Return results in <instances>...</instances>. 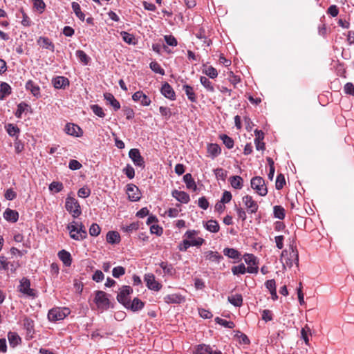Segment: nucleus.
<instances>
[{
	"label": "nucleus",
	"instance_id": "e433bc0d",
	"mask_svg": "<svg viewBox=\"0 0 354 354\" xmlns=\"http://www.w3.org/2000/svg\"><path fill=\"white\" fill-rule=\"evenodd\" d=\"M200 81L201 84L207 89V91L211 93L214 92L213 84L207 77L202 76L201 77Z\"/></svg>",
	"mask_w": 354,
	"mask_h": 354
},
{
	"label": "nucleus",
	"instance_id": "39448f33",
	"mask_svg": "<svg viewBox=\"0 0 354 354\" xmlns=\"http://www.w3.org/2000/svg\"><path fill=\"white\" fill-rule=\"evenodd\" d=\"M94 301L100 309L106 310L109 308V299L107 298L106 292L103 291H96Z\"/></svg>",
	"mask_w": 354,
	"mask_h": 354
},
{
	"label": "nucleus",
	"instance_id": "6e6552de",
	"mask_svg": "<svg viewBox=\"0 0 354 354\" xmlns=\"http://www.w3.org/2000/svg\"><path fill=\"white\" fill-rule=\"evenodd\" d=\"M291 252L289 254V257L286 261V265L289 268L292 267L293 264H296L297 267L299 266V254L297 248L293 246V244L290 245Z\"/></svg>",
	"mask_w": 354,
	"mask_h": 354
},
{
	"label": "nucleus",
	"instance_id": "dca6fc26",
	"mask_svg": "<svg viewBox=\"0 0 354 354\" xmlns=\"http://www.w3.org/2000/svg\"><path fill=\"white\" fill-rule=\"evenodd\" d=\"M132 99L135 102L140 101V103L142 106H149L151 102L149 97L142 91H137L134 93L132 95Z\"/></svg>",
	"mask_w": 354,
	"mask_h": 354
},
{
	"label": "nucleus",
	"instance_id": "864d4df0",
	"mask_svg": "<svg viewBox=\"0 0 354 354\" xmlns=\"http://www.w3.org/2000/svg\"><path fill=\"white\" fill-rule=\"evenodd\" d=\"M91 109L93 112L100 118H104L105 113L101 106L98 104H93L91 106Z\"/></svg>",
	"mask_w": 354,
	"mask_h": 354
},
{
	"label": "nucleus",
	"instance_id": "680f3d73",
	"mask_svg": "<svg viewBox=\"0 0 354 354\" xmlns=\"http://www.w3.org/2000/svg\"><path fill=\"white\" fill-rule=\"evenodd\" d=\"M123 172L126 174V176L129 178L132 179L135 176V171L132 166L130 165H127L125 168L123 169Z\"/></svg>",
	"mask_w": 354,
	"mask_h": 354
},
{
	"label": "nucleus",
	"instance_id": "4be33fe9",
	"mask_svg": "<svg viewBox=\"0 0 354 354\" xmlns=\"http://www.w3.org/2000/svg\"><path fill=\"white\" fill-rule=\"evenodd\" d=\"M26 88L31 92V93L36 97L40 96L39 86L35 84L32 80H28L26 84Z\"/></svg>",
	"mask_w": 354,
	"mask_h": 354
},
{
	"label": "nucleus",
	"instance_id": "052dcab7",
	"mask_svg": "<svg viewBox=\"0 0 354 354\" xmlns=\"http://www.w3.org/2000/svg\"><path fill=\"white\" fill-rule=\"evenodd\" d=\"M125 273V268L122 266L115 267L113 269L112 274L114 277L118 278L120 276H122Z\"/></svg>",
	"mask_w": 354,
	"mask_h": 354
},
{
	"label": "nucleus",
	"instance_id": "a211bd4d",
	"mask_svg": "<svg viewBox=\"0 0 354 354\" xmlns=\"http://www.w3.org/2000/svg\"><path fill=\"white\" fill-rule=\"evenodd\" d=\"M171 195L178 201H179L182 203L186 204L190 200L189 194L183 191H178V190L174 189V191H172Z\"/></svg>",
	"mask_w": 354,
	"mask_h": 354
},
{
	"label": "nucleus",
	"instance_id": "a878e982",
	"mask_svg": "<svg viewBox=\"0 0 354 354\" xmlns=\"http://www.w3.org/2000/svg\"><path fill=\"white\" fill-rule=\"evenodd\" d=\"M11 93V87L6 82H1L0 84V100H3L6 96Z\"/></svg>",
	"mask_w": 354,
	"mask_h": 354
},
{
	"label": "nucleus",
	"instance_id": "c9c22d12",
	"mask_svg": "<svg viewBox=\"0 0 354 354\" xmlns=\"http://www.w3.org/2000/svg\"><path fill=\"white\" fill-rule=\"evenodd\" d=\"M205 258L206 259L211 261L219 262V261L223 259V257L221 256L217 252L208 251L205 252Z\"/></svg>",
	"mask_w": 354,
	"mask_h": 354
},
{
	"label": "nucleus",
	"instance_id": "412c9836",
	"mask_svg": "<svg viewBox=\"0 0 354 354\" xmlns=\"http://www.w3.org/2000/svg\"><path fill=\"white\" fill-rule=\"evenodd\" d=\"M37 44L43 48L48 49L53 52L54 51L55 46L48 37H39L37 40Z\"/></svg>",
	"mask_w": 354,
	"mask_h": 354
},
{
	"label": "nucleus",
	"instance_id": "f704fd0d",
	"mask_svg": "<svg viewBox=\"0 0 354 354\" xmlns=\"http://www.w3.org/2000/svg\"><path fill=\"white\" fill-rule=\"evenodd\" d=\"M165 301L168 304H180L182 297L177 294L168 295L165 298Z\"/></svg>",
	"mask_w": 354,
	"mask_h": 354
},
{
	"label": "nucleus",
	"instance_id": "09e8293b",
	"mask_svg": "<svg viewBox=\"0 0 354 354\" xmlns=\"http://www.w3.org/2000/svg\"><path fill=\"white\" fill-rule=\"evenodd\" d=\"M139 228V224L138 222H133L129 225L123 226L122 230L127 233H131L136 231Z\"/></svg>",
	"mask_w": 354,
	"mask_h": 354
},
{
	"label": "nucleus",
	"instance_id": "0eeeda50",
	"mask_svg": "<svg viewBox=\"0 0 354 354\" xmlns=\"http://www.w3.org/2000/svg\"><path fill=\"white\" fill-rule=\"evenodd\" d=\"M243 203L247 208L249 214H254L258 211L259 205L257 203L253 200L252 197L250 195H246L243 197Z\"/></svg>",
	"mask_w": 354,
	"mask_h": 354
},
{
	"label": "nucleus",
	"instance_id": "338daca9",
	"mask_svg": "<svg viewBox=\"0 0 354 354\" xmlns=\"http://www.w3.org/2000/svg\"><path fill=\"white\" fill-rule=\"evenodd\" d=\"M90 194L91 190L87 187H82L77 192L78 196L82 198H87Z\"/></svg>",
	"mask_w": 354,
	"mask_h": 354
},
{
	"label": "nucleus",
	"instance_id": "a19ab883",
	"mask_svg": "<svg viewBox=\"0 0 354 354\" xmlns=\"http://www.w3.org/2000/svg\"><path fill=\"white\" fill-rule=\"evenodd\" d=\"M274 217L282 220L285 218V209L283 207L279 205L274 207Z\"/></svg>",
	"mask_w": 354,
	"mask_h": 354
},
{
	"label": "nucleus",
	"instance_id": "ddd939ff",
	"mask_svg": "<svg viewBox=\"0 0 354 354\" xmlns=\"http://www.w3.org/2000/svg\"><path fill=\"white\" fill-rule=\"evenodd\" d=\"M64 131L66 133L75 137H80L82 135V131L80 127L73 123L66 124L64 128Z\"/></svg>",
	"mask_w": 354,
	"mask_h": 354
},
{
	"label": "nucleus",
	"instance_id": "69168bd1",
	"mask_svg": "<svg viewBox=\"0 0 354 354\" xmlns=\"http://www.w3.org/2000/svg\"><path fill=\"white\" fill-rule=\"evenodd\" d=\"M104 278V275L100 270H97L92 276V279L97 283L102 281Z\"/></svg>",
	"mask_w": 354,
	"mask_h": 354
},
{
	"label": "nucleus",
	"instance_id": "774afa93",
	"mask_svg": "<svg viewBox=\"0 0 354 354\" xmlns=\"http://www.w3.org/2000/svg\"><path fill=\"white\" fill-rule=\"evenodd\" d=\"M344 90L345 93L354 96V85L352 83H346L344 86Z\"/></svg>",
	"mask_w": 354,
	"mask_h": 354
},
{
	"label": "nucleus",
	"instance_id": "2eb2a0df",
	"mask_svg": "<svg viewBox=\"0 0 354 354\" xmlns=\"http://www.w3.org/2000/svg\"><path fill=\"white\" fill-rule=\"evenodd\" d=\"M127 193L129 200L131 201H138L140 198V193L138 192V188L133 184H129L127 185Z\"/></svg>",
	"mask_w": 354,
	"mask_h": 354
},
{
	"label": "nucleus",
	"instance_id": "5701e85b",
	"mask_svg": "<svg viewBox=\"0 0 354 354\" xmlns=\"http://www.w3.org/2000/svg\"><path fill=\"white\" fill-rule=\"evenodd\" d=\"M53 83L55 88H65L69 85V80L66 77L59 76L53 80Z\"/></svg>",
	"mask_w": 354,
	"mask_h": 354
},
{
	"label": "nucleus",
	"instance_id": "20e7f679",
	"mask_svg": "<svg viewBox=\"0 0 354 354\" xmlns=\"http://www.w3.org/2000/svg\"><path fill=\"white\" fill-rule=\"evenodd\" d=\"M133 292V289L129 286H123L120 291L118 293L117 300L122 305L125 306L130 300V295Z\"/></svg>",
	"mask_w": 354,
	"mask_h": 354
},
{
	"label": "nucleus",
	"instance_id": "72a5a7b5",
	"mask_svg": "<svg viewBox=\"0 0 354 354\" xmlns=\"http://www.w3.org/2000/svg\"><path fill=\"white\" fill-rule=\"evenodd\" d=\"M183 180L186 184V186L188 189H192L194 190L196 189V185L195 181L194 180L191 174H186L183 176Z\"/></svg>",
	"mask_w": 354,
	"mask_h": 354
},
{
	"label": "nucleus",
	"instance_id": "f257e3e1",
	"mask_svg": "<svg viewBox=\"0 0 354 354\" xmlns=\"http://www.w3.org/2000/svg\"><path fill=\"white\" fill-rule=\"evenodd\" d=\"M251 187L261 196H264L268 194L265 180L261 176H255L251 179Z\"/></svg>",
	"mask_w": 354,
	"mask_h": 354
},
{
	"label": "nucleus",
	"instance_id": "f8f14e48",
	"mask_svg": "<svg viewBox=\"0 0 354 354\" xmlns=\"http://www.w3.org/2000/svg\"><path fill=\"white\" fill-rule=\"evenodd\" d=\"M194 354H223L220 351H214L209 345L200 344L195 349Z\"/></svg>",
	"mask_w": 354,
	"mask_h": 354
},
{
	"label": "nucleus",
	"instance_id": "1a4fd4ad",
	"mask_svg": "<svg viewBox=\"0 0 354 354\" xmlns=\"http://www.w3.org/2000/svg\"><path fill=\"white\" fill-rule=\"evenodd\" d=\"M204 241L205 240L201 237H198L197 239L192 241L185 239L178 245V249L180 251H186L190 246H201L204 243Z\"/></svg>",
	"mask_w": 354,
	"mask_h": 354
},
{
	"label": "nucleus",
	"instance_id": "7c9ffc66",
	"mask_svg": "<svg viewBox=\"0 0 354 354\" xmlns=\"http://www.w3.org/2000/svg\"><path fill=\"white\" fill-rule=\"evenodd\" d=\"M120 234L118 232L115 231H109L106 234V241L109 243H117L120 242Z\"/></svg>",
	"mask_w": 354,
	"mask_h": 354
},
{
	"label": "nucleus",
	"instance_id": "3c124183",
	"mask_svg": "<svg viewBox=\"0 0 354 354\" xmlns=\"http://www.w3.org/2000/svg\"><path fill=\"white\" fill-rule=\"evenodd\" d=\"M286 184L285 177L283 174H280L277 176L276 179L275 187L277 190L281 189Z\"/></svg>",
	"mask_w": 354,
	"mask_h": 354
},
{
	"label": "nucleus",
	"instance_id": "aec40b11",
	"mask_svg": "<svg viewBox=\"0 0 354 354\" xmlns=\"http://www.w3.org/2000/svg\"><path fill=\"white\" fill-rule=\"evenodd\" d=\"M3 217L8 221L15 223L19 218V213L15 210L8 208L3 213Z\"/></svg>",
	"mask_w": 354,
	"mask_h": 354
},
{
	"label": "nucleus",
	"instance_id": "bb28decb",
	"mask_svg": "<svg viewBox=\"0 0 354 354\" xmlns=\"http://www.w3.org/2000/svg\"><path fill=\"white\" fill-rule=\"evenodd\" d=\"M223 254L227 257L233 259H240L241 256V253L236 249L228 248L223 250Z\"/></svg>",
	"mask_w": 354,
	"mask_h": 354
},
{
	"label": "nucleus",
	"instance_id": "cd10ccee",
	"mask_svg": "<svg viewBox=\"0 0 354 354\" xmlns=\"http://www.w3.org/2000/svg\"><path fill=\"white\" fill-rule=\"evenodd\" d=\"M8 339L12 347H15L21 342V337L15 332H9Z\"/></svg>",
	"mask_w": 354,
	"mask_h": 354
},
{
	"label": "nucleus",
	"instance_id": "49530a36",
	"mask_svg": "<svg viewBox=\"0 0 354 354\" xmlns=\"http://www.w3.org/2000/svg\"><path fill=\"white\" fill-rule=\"evenodd\" d=\"M203 73L212 79H214L217 77L218 73L216 68L212 66H207L203 71Z\"/></svg>",
	"mask_w": 354,
	"mask_h": 354
},
{
	"label": "nucleus",
	"instance_id": "423d86ee",
	"mask_svg": "<svg viewBox=\"0 0 354 354\" xmlns=\"http://www.w3.org/2000/svg\"><path fill=\"white\" fill-rule=\"evenodd\" d=\"M18 288L19 292L28 297H35L36 296L35 290L30 288V280L26 277L21 279Z\"/></svg>",
	"mask_w": 354,
	"mask_h": 354
},
{
	"label": "nucleus",
	"instance_id": "de8ad7c7",
	"mask_svg": "<svg viewBox=\"0 0 354 354\" xmlns=\"http://www.w3.org/2000/svg\"><path fill=\"white\" fill-rule=\"evenodd\" d=\"M214 172L217 179L225 180L227 174L226 170L223 169V168H216L214 170Z\"/></svg>",
	"mask_w": 354,
	"mask_h": 354
},
{
	"label": "nucleus",
	"instance_id": "ea45409f",
	"mask_svg": "<svg viewBox=\"0 0 354 354\" xmlns=\"http://www.w3.org/2000/svg\"><path fill=\"white\" fill-rule=\"evenodd\" d=\"M72 8L73 10V12H75V15L81 20L84 19V14L82 12L80 6L77 2H73L72 3Z\"/></svg>",
	"mask_w": 354,
	"mask_h": 354
},
{
	"label": "nucleus",
	"instance_id": "b1692460",
	"mask_svg": "<svg viewBox=\"0 0 354 354\" xmlns=\"http://www.w3.org/2000/svg\"><path fill=\"white\" fill-rule=\"evenodd\" d=\"M58 257L66 266H70L72 263L71 254L65 250H62L58 252Z\"/></svg>",
	"mask_w": 354,
	"mask_h": 354
},
{
	"label": "nucleus",
	"instance_id": "6e6d98bb",
	"mask_svg": "<svg viewBox=\"0 0 354 354\" xmlns=\"http://www.w3.org/2000/svg\"><path fill=\"white\" fill-rule=\"evenodd\" d=\"M28 106V104L24 102L19 103L17 105V109L15 113V116L18 118H21L22 113L26 111Z\"/></svg>",
	"mask_w": 354,
	"mask_h": 354
},
{
	"label": "nucleus",
	"instance_id": "a18cd8bd",
	"mask_svg": "<svg viewBox=\"0 0 354 354\" xmlns=\"http://www.w3.org/2000/svg\"><path fill=\"white\" fill-rule=\"evenodd\" d=\"M215 322L217 324H218L225 328H233L235 326V324H234V322H230V321H227L225 319H223L220 317H216Z\"/></svg>",
	"mask_w": 354,
	"mask_h": 354
},
{
	"label": "nucleus",
	"instance_id": "bf43d9fd",
	"mask_svg": "<svg viewBox=\"0 0 354 354\" xmlns=\"http://www.w3.org/2000/svg\"><path fill=\"white\" fill-rule=\"evenodd\" d=\"M243 258L245 262L249 266L256 265L257 263V258L254 255L252 254H245Z\"/></svg>",
	"mask_w": 354,
	"mask_h": 354
},
{
	"label": "nucleus",
	"instance_id": "4c0bfd02",
	"mask_svg": "<svg viewBox=\"0 0 354 354\" xmlns=\"http://www.w3.org/2000/svg\"><path fill=\"white\" fill-rule=\"evenodd\" d=\"M220 139L227 149H232L234 147V140L232 138L225 134L220 135Z\"/></svg>",
	"mask_w": 354,
	"mask_h": 354
},
{
	"label": "nucleus",
	"instance_id": "393cba45",
	"mask_svg": "<svg viewBox=\"0 0 354 354\" xmlns=\"http://www.w3.org/2000/svg\"><path fill=\"white\" fill-rule=\"evenodd\" d=\"M207 152L212 158L217 157L221 153V149L218 145L211 143L207 145Z\"/></svg>",
	"mask_w": 354,
	"mask_h": 354
},
{
	"label": "nucleus",
	"instance_id": "c03bdc74",
	"mask_svg": "<svg viewBox=\"0 0 354 354\" xmlns=\"http://www.w3.org/2000/svg\"><path fill=\"white\" fill-rule=\"evenodd\" d=\"M232 272L234 275H237L239 274H243L246 272V267L243 263H241L236 266H233L232 268Z\"/></svg>",
	"mask_w": 354,
	"mask_h": 354
},
{
	"label": "nucleus",
	"instance_id": "4d7b16f0",
	"mask_svg": "<svg viewBox=\"0 0 354 354\" xmlns=\"http://www.w3.org/2000/svg\"><path fill=\"white\" fill-rule=\"evenodd\" d=\"M121 35L122 37V39L123 40L129 44H134V39H135V37L133 35L131 34H129L127 32H124V31H122L121 32Z\"/></svg>",
	"mask_w": 354,
	"mask_h": 354
},
{
	"label": "nucleus",
	"instance_id": "5fc2aeb1",
	"mask_svg": "<svg viewBox=\"0 0 354 354\" xmlns=\"http://www.w3.org/2000/svg\"><path fill=\"white\" fill-rule=\"evenodd\" d=\"M160 266L163 270L164 272L169 274H173L174 269L171 264H168L167 262H161Z\"/></svg>",
	"mask_w": 354,
	"mask_h": 354
},
{
	"label": "nucleus",
	"instance_id": "603ef678",
	"mask_svg": "<svg viewBox=\"0 0 354 354\" xmlns=\"http://www.w3.org/2000/svg\"><path fill=\"white\" fill-rule=\"evenodd\" d=\"M150 68L156 73H159L162 75H165L164 69L162 68L160 64L156 62H151L150 63Z\"/></svg>",
	"mask_w": 354,
	"mask_h": 354
},
{
	"label": "nucleus",
	"instance_id": "2f4dec72",
	"mask_svg": "<svg viewBox=\"0 0 354 354\" xmlns=\"http://www.w3.org/2000/svg\"><path fill=\"white\" fill-rule=\"evenodd\" d=\"M205 227L207 230H208L211 232H213V233H216V232H218L219 228H220L218 223L215 220L208 221L205 223Z\"/></svg>",
	"mask_w": 354,
	"mask_h": 354
},
{
	"label": "nucleus",
	"instance_id": "37998d69",
	"mask_svg": "<svg viewBox=\"0 0 354 354\" xmlns=\"http://www.w3.org/2000/svg\"><path fill=\"white\" fill-rule=\"evenodd\" d=\"M64 189V185L62 183L58 181H53L49 185V189L51 192L58 193Z\"/></svg>",
	"mask_w": 354,
	"mask_h": 354
},
{
	"label": "nucleus",
	"instance_id": "79ce46f5",
	"mask_svg": "<svg viewBox=\"0 0 354 354\" xmlns=\"http://www.w3.org/2000/svg\"><path fill=\"white\" fill-rule=\"evenodd\" d=\"M24 326L28 334L34 330V322L28 317H25L24 319Z\"/></svg>",
	"mask_w": 354,
	"mask_h": 354
},
{
	"label": "nucleus",
	"instance_id": "58836bf2",
	"mask_svg": "<svg viewBox=\"0 0 354 354\" xmlns=\"http://www.w3.org/2000/svg\"><path fill=\"white\" fill-rule=\"evenodd\" d=\"M76 56L84 65H87L90 61L89 57L82 50H77L76 51Z\"/></svg>",
	"mask_w": 354,
	"mask_h": 354
},
{
	"label": "nucleus",
	"instance_id": "7ed1b4c3",
	"mask_svg": "<svg viewBox=\"0 0 354 354\" xmlns=\"http://www.w3.org/2000/svg\"><path fill=\"white\" fill-rule=\"evenodd\" d=\"M65 207L74 218H77L82 213L78 201L73 197L66 198Z\"/></svg>",
	"mask_w": 354,
	"mask_h": 354
},
{
	"label": "nucleus",
	"instance_id": "6ab92c4d",
	"mask_svg": "<svg viewBox=\"0 0 354 354\" xmlns=\"http://www.w3.org/2000/svg\"><path fill=\"white\" fill-rule=\"evenodd\" d=\"M104 100L113 108L114 111H118L120 109V102L115 98L113 94L110 93H105L104 94Z\"/></svg>",
	"mask_w": 354,
	"mask_h": 354
},
{
	"label": "nucleus",
	"instance_id": "473e14b6",
	"mask_svg": "<svg viewBox=\"0 0 354 354\" xmlns=\"http://www.w3.org/2000/svg\"><path fill=\"white\" fill-rule=\"evenodd\" d=\"M183 91L185 92V94L187 96V98L192 102H195L196 101V97L195 93L194 92L193 87L189 85H184L183 87Z\"/></svg>",
	"mask_w": 354,
	"mask_h": 354
},
{
	"label": "nucleus",
	"instance_id": "13d9d810",
	"mask_svg": "<svg viewBox=\"0 0 354 354\" xmlns=\"http://www.w3.org/2000/svg\"><path fill=\"white\" fill-rule=\"evenodd\" d=\"M100 227L97 223H93L89 228V234L92 236H97L100 233Z\"/></svg>",
	"mask_w": 354,
	"mask_h": 354
},
{
	"label": "nucleus",
	"instance_id": "9b49d317",
	"mask_svg": "<svg viewBox=\"0 0 354 354\" xmlns=\"http://www.w3.org/2000/svg\"><path fill=\"white\" fill-rule=\"evenodd\" d=\"M144 306L145 303L142 301L139 298L135 297L132 301L130 299L124 307L133 312H137L142 310Z\"/></svg>",
	"mask_w": 354,
	"mask_h": 354
},
{
	"label": "nucleus",
	"instance_id": "8fccbe9b",
	"mask_svg": "<svg viewBox=\"0 0 354 354\" xmlns=\"http://www.w3.org/2000/svg\"><path fill=\"white\" fill-rule=\"evenodd\" d=\"M6 128L8 133L12 137L17 136L19 132V129L12 124H8Z\"/></svg>",
	"mask_w": 354,
	"mask_h": 354
},
{
	"label": "nucleus",
	"instance_id": "0e129e2a",
	"mask_svg": "<svg viewBox=\"0 0 354 354\" xmlns=\"http://www.w3.org/2000/svg\"><path fill=\"white\" fill-rule=\"evenodd\" d=\"M235 209L237 213L238 218L241 219L243 222H244L246 220V212L240 207L235 206Z\"/></svg>",
	"mask_w": 354,
	"mask_h": 354
},
{
	"label": "nucleus",
	"instance_id": "c756f323",
	"mask_svg": "<svg viewBox=\"0 0 354 354\" xmlns=\"http://www.w3.org/2000/svg\"><path fill=\"white\" fill-rule=\"evenodd\" d=\"M230 182L232 187L234 189H240L243 187V178L239 176H233L230 178Z\"/></svg>",
	"mask_w": 354,
	"mask_h": 354
},
{
	"label": "nucleus",
	"instance_id": "9d476101",
	"mask_svg": "<svg viewBox=\"0 0 354 354\" xmlns=\"http://www.w3.org/2000/svg\"><path fill=\"white\" fill-rule=\"evenodd\" d=\"M129 156L136 166L145 167L144 158L138 149H131L129 152Z\"/></svg>",
	"mask_w": 354,
	"mask_h": 354
},
{
	"label": "nucleus",
	"instance_id": "f03ea898",
	"mask_svg": "<svg viewBox=\"0 0 354 354\" xmlns=\"http://www.w3.org/2000/svg\"><path fill=\"white\" fill-rule=\"evenodd\" d=\"M69 313L70 310L67 308H55L49 310L48 318L51 322L62 320L69 315Z\"/></svg>",
	"mask_w": 354,
	"mask_h": 354
},
{
	"label": "nucleus",
	"instance_id": "4468645a",
	"mask_svg": "<svg viewBox=\"0 0 354 354\" xmlns=\"http://www.w3.org/2000/svg\"><path fill=\"white\" fill-rule=\"evenodd\" d=\"M145 281L148 288L151 290L158 291L161 288V285L156 281L155 277L152 274H146Z\"/></svg>",
	"mask_w": 354,
	"mask_h": 354
},
{
	"label": "nucleus",
	"instance_id": "f3484780",
	"mask_svg": "<svg viewBox=\"0 0 354 354\" xmlns=\"http://www.w3.org/2000/svg\"><path fill=\"white\" fill-rule=\"evenodd\" d=\"M161 93L167 98L174 100L176 95L172 87L167 83L165 82L161 87Z\"/></svg>",
	"mask_w": 354,
	"mask_h": 354
},
{
	"label": "nucleus",
	"instance_id": "c85d7f7f",
	"mask_svg": "<svg viewBox=\"0 0 354 354\" xmlns=\"http://www.w3.org/2000/svg\"><path fill=\"white\" fill-rule=\"evenodd\" d=\"M227 299L231 304L236 307H240L243 304V297L241 294L229 296Z\"/></svg>",
	"mask_w": 354,
	"mask_h": 354
},
{
	"label": "nucleus",
	"instance_id": "e2e57ef3",
	"mask_svg": "<svg viewBox=\"0 0 354 354\" xmlns=\"http://www.w3.org/2000/svg\"><path fill=\"white\" fill-rule=\"evenodd\" d=\"M34 7L40 11V12H42L46 7V4L44 2L43 0H32Z\"/></svg>",
	"mask_w": 354,
	"mask_h": 354
}]
</instances>
